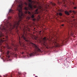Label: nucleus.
I'll use <instances>...</instances> for the list:
<instances>
[{
	"mask_svg": "<svg viewBox=\"0 0 77 77\" xmlns=\"http://www.w3.org/2000/svg\"><path fill=\"white\" fill-rule=\"evenodd\" d=\"M17 11L19 12L18 13V17H16V19L17 21H14L12 24V23L9 22H7L5 25L7 28H8L9 31L11 32H12V30L15 28L16 29H18V27L20 25V21L23 19L24 17V15L22 11V4L20 5L17 7Z\"/></svg>",
	"mask_w": 77,
	"mask_h": 77,
	"instance_id": "f257e3e1",
	"label": "nucleus"
},
{
	"mask_svg": "<svg viewBox=\"0 0 77 77\" xmlns=\"http://www.w3.org/2000/svg\"><path fill=\"white\" fill-rule=\"evenodd\" d=\"M68 41V39L65 38H63L62 40H61V43L59 44L57 43V39H54L53 40H51L49 42L50 44L53 45H54L56 47H59L62 46L63 44L66 43Z\"/></svg>",
	"mask_w": 77,
	"mask_h": 77,
	"instance_id": "f03ea898",
	"label": "nucleus"
},
{
	"mask_svg": "<svg viewBox=\"0 0 77 77\" xmlns=\"http://www.w3.org/2000/svg\"><path fill=\"white\" fill-rule=\"evenodd\" d=\"M30 45L33 47V48L35 49V50L32 53H31L29 54L30 56H35L36 54L39 53H42V51L38 47V46L31 42H30Z\"/></svg>",
	"mask_w": 77,
	"mask_h": 77,
	"instance_id": "7ed1b4c3",
	"label": "nucleus"
},
{
	"mask_svg": "<svg viewBox=\"0 0 77 77\" xmlns=\"http://www.w3.org/2000/svg\"><path fill=\"white\" fill-rule=\"evenodd\" d=\"M25 10L26 11L25 12V13L26 14H29V17H27L26 18V20H29L30 18H34V17H35V16L34 14H31V13L29 11H28V8L27 7H25L24 8Z\"/></svg>",
	"mask_w": 77,
	"mask_h": 77,
	"instance_id": "20e7f679",
	"label": "nucleus"
},
{
	"mask_svg": "<svg viewBox=\"0 0 77 77\" xmlns=\"http://www.w3.org/2000/svg\"><path fill=\"white\" fill-rule=\"evenodd\" d=\"M1 42H3V43H4V44L5 45L7 48H8V49H11V48L9 47V45H8V36H7L6 39L5 40L1 39Z\"/></svg>",
	"mask_w": 77,
	"mask_h": 77,
	"instance_id": "39448f33",
	"label": "nucleus"
},
{
	"mask_svg": "<svg viewBox=\"0 0 77 77\" xmlns=\"http://www.w3.org/2000/svg\"><path fill=\"white\" fill-rule=\"evenodd\" d=\"M42 41H43L42 44L43 46L46 48H49V46L48 45V43L46 42V41H47V38H46L45 37L42 39Z\"/></svg>",
	"mask_w": 77,
	"mask_h": 77,
	"instance_id": "423d86ee",
	"label": "nucleus"
},
{
	"mask_svg": "<svg viewBox=\"0 0 77 77\" xmlns=\"http://www.w3.org/2000/svg\"><path fill=\"white\" fill-rule=\"evenodd\" d=\"M19 44H20V46H22V45H24V43H23V42H22V40H21V39H20V36H19Z\"/></svg>",
	"mask_w": 77,
	"mask_h": 77,
	"instance_id": "0eeeda50",
	"label": "nucleus"
},
{
	"mask_svg": "<svg viewBox=\"0 0 77 77\" xmlns=\"http://www.w3.org/2000/svg\"><path fill=\"white\" fill-rule=\"evenodd\" d=\"M22 38H23V39H24V40L25 41H26V42H29V40H27V38H26V37H24V35H22Z\"/></svg>",
	"mask_w": 77,
	"mask_h": 77,
	"instance_id": "6e6552de",
	"label": "nucleus"
},
{
	"mask_svg": "<svg viewBox=\"0 0 77 77\" xmlns=\"http://www.w3.org/2000/svg\"><path fill=\"white\" fill-rule=\"evenodd\" d=\"M29 7L31 9H33V7H32V5L30 3H29L28 5Z\"/></svg>",
	"mask_w": 77,
	"mask_h": 77,
	"instance_id": "1a4fd4ad",
	"label": "nucleus"
},
{
	"mask_svg": "<svg viewBox=\"0 0 77 77\" xmlns=\"http://www.w3.org/2000/svg\"><path fill=\"white\" fill-rule=\"evenodd\" d=\"M59 15L60 16H62V14L61 13H57V16H58Z\"/></svg>",
	"mask_w": 77,
	"mask_h": 77,
	"instance_id": "9d476101",
	"label": "nucleus"
},
{
	"mask_svg": "<svg viewBox=\"0 0 77 77\" xmlns=\"http://www.w3.org/2000/svg\"><path fill=\"white\" fill-rule=\"evenodd\" d=\"M0 48H1V52H2V51H3V50H2V48H3L4 47H2V43H0Z\"/></svg>",
	"mask_w": 77,
	"mask_h": 77,
	"instance_id": "9b49d317",
	"label": "nucleus"
},
{
	"mask_svg": "<svg viewBox=\"0 0 77 77\" xmlns=\"http://www.w3.org/2000/svg\"><path fill=\"white\" fill-rule=\"evenodd\" d=\"M65 14L67 15H69V12H68V11H65Z\"/></svg>",
	"mask_w": 77,
	"mask_h": 77,
	"instance_id": "f8f14e48",
	"label": "nucleus"
},
{
	"mask_svg": "<svg viewBox=\"0 0 77 77\" xmlns=\"http://www.w3.org/2000/svg\"><path fill=\"white\" fill-rule=\"evenodd\" d=\"M9 53H10V52L8 51H7V55H8V58H9V57H10V56H9Z\"/></svg>",
	"mask_w": 77,
	"mask_h": 77,
	"instance_id": "ddd939ff",
	"label": "nucleus"
},
{
	"mask_svg": "<svg viewBox=\"0 0 77 77\" xmlns=\"http://www.w3.org/2000/svg\"><path fill=\"white\" fill-rule=\"evenodd\" d=\"M12 54L13 56H15L16 57H17V54H14V53H12Z\"/></svg>",
	"mask_w": 77,
	"mask_h": 77,
	"instance_id": "4468645a",
	"label": "nucleus"
},
{
	"mask_svg": "<svg viewBox=\"0 0 77 77\" xmlns=\"http://www.w3.org/2000/svg\"><path fill=\"white\" fill-rule=\"evenodd\" d=\"M25 30H27V29H26V28L25 27V26H24V27L23 29V31L24 32L23 33H25Z\"/></svg>",
	"mask_w": 77,
	"mask_h": 77,
	"instance_id": "2eb2a0df",
	"label": "nucleus"
},
{
	"mask_svg": "<svg viewBox=\"0 0 77 77\" xmlns=\"http://www.w3.org/2000/svg\"><path fill=\"white\" fill-rule=\"evenodd\" d=\"M9 12H11V13H14V11L13 10L11 9H10L9 11Z\"/></svg>",
	"mask_w": 77,
	"mask_h": 77,
	"instance_id": "dca6fc26",
	"label": "nucleus"
},
{
	"mask_svg": "<svg viewBox=\"0 0 77 77\" xmlns=\"http://www.w3.org/2000/svg\"><path fill=\"white\" fill-rule=\"evenodd\" d=\"M38 9H37L35 11V14H39V13L38 12Z\"/></svg>",
	"mask_w": 77,
	"mask_h": 77,
	"instance_id": "f3484780",
	"label": "nucleus"
},
{
	"mask_svg": "<svg viewBox=\"0 0 77 77\" xmlns=\"http://www.w3.org/2000/svg\"><path fill=\"white\" fill-rule=\"evenodd\" d=\"M51 5H52V6H56V4H55L54 3L51 2Z\"/></svg>",
	"mask_w": 77,
	"mask_h": 77,
	"instance_id": "a211bd4d",
	"label": "nucleus"
},
{
	"mask_svg": "<svg viewBox=\"0 0 77 77\" xmlns=\"http://www.w3.org/2000/svg\"><path fill=\"white\" fill-rule=\"evenodd\" d=\"M41 32H42V31H40L39 32V34L40 35H41L42 34H41Z\"/></svg>",
	"mask_w": 77,
	"mask_h": 77,
	"instance_id": "6ab92c4d",
	"label": "nucleus"
},
{
	"mask_svg": "<svg viewBox=\"0 0 77 77\" xmlns=\"http://www.w3.org/2000/svg\"><path fill=\"white\" fill-rule=\"evenodd\" d=\"M38 38V37H35V38H34V39H35V40H36V41H37V39Z\"/></svg>",
	"mask_w": 77,
	"mask_h": 77,
	"instance_id": "aec40b11",
	"label": "nucleus"
},
{
	"mask_svg": "<svg viewBox=\"0 0 77 77\" xmlns=\"http://www.w3.org/2000/svg\"><path fill=\"white\" fill-rule=\"evenodd\" d=\"M11 45L12 46H13V47H15V45H14V43H13L11 44Z\"/></svg>",
	"mask_w": 77,
	"mask_h": 77,
	"instance_id": "412c9836",
	"label": "nucleus"
},
{
	"mask_svg": "<svg viewBox=\"0 0 77 77\" xmlns=\"http://www.w3.org/2000/svg\"><path fill=\"white\" fill-rule=\"evenodd\" d=\"M29 0V2H30V3H32V0Z\"/></svg>",
	"mask_w": 77,
	"mask_h": 77,
	"instance_id": "4be33fe9",
	"label": "nucleus"
},
{
	"mask_svg": "<svg viewBox=\"0 0 77 77\" xmlns=\"http://www.w3.org/2000/svg\"><path fill=\"white\" fill-rule=\"evenodd\" d=\"M72 12L74 13V14H75V11H73Z\"/></svg>",
	"mask_w": 77,
	"mask_h": 77,
	"instance_id": "5701e85b",
	"label": "nucleus"
},
{
	"mask_svg": "<svg viewBox=\"0 0 77 77\" xmlns=\"http://www.w3.org/2000/svg\"><path fill=\"white\" fill-rule=\"evenodd\" d=\"M18 74L19 75H21V73H20V72H18Z\"/></svg>",
	"mask_w": 77,
	"mask_h": 77,
	"instance_id": "b1692460",
	"label": "nucleus"
},
{
	"mask_svg": "<svg viewBox=\"0 0 77 77\" xmlns=\"http://www.w3.org/2000/svg\"><path fill=\"white\" fill-rule=\"evenodd\" d=\"M77 8L76 7H74V8H74V9H77Z\"/></svg>",
	"mask_w": 77,
	"mask_h": 77,
	"instance_id": "393cba45",
	"label": "nucleus"
},
{
	"mask_svg": "<svg viewBox=\"0 0 77 77\" xmlns=\"http://www.w3.org/2000/svg\"><path fill=\"white\" fill-rule=\"evenodd\" d=\"M21 54H24V52H23L22 53H21Z\"/></svg>",
	"mask_w": 77,
	"mask_h": 77,
	"instance_id": "a878e982",
	"label": "nucleus"
},
{
	"mask_svg": "<svg viewBox=\"0 0 77 77\" xmlns=\"http://www.w3.org/2000/svg\"><path fill=\"white\" fill-rule=\"evenodd\" d=\"M34 8H36V5L34 6Z\"/></svg>",
	"mask_w": 77,
	"mask_h": 77,
	"instance_id": "bb28decb",
	"label": "nucleus"
},
{
	"mask_svg": "<svg viewBox=\"0 0 77 77\" xmlns=\"http://www.w3.org/2000/svg\"><path fill=\"white\" fill-rule=\"evenodd\" d=\"M32 20H33V21H35V20H36V19H32Z\"/></svg>",
	"mask_w": 77,
	"mask_h": 77,
	"instance_id": "cd10ccee",
	"label": "nucleus"
},
{
	"mask_svg": "<svg viewBox=\"0 0 77 77\" xmlns=\"http://www.w3.org/2000/svg\"><path fill=\"white\" fill-rule=\"evenodd\" d=\"M15 51H17V48H16L14 49Z\"/></svg>",
	"mask_w": 77,
	"mask_h": 77,
	"instance_id": "c85d7f7f",
	"label": "nucleus"
},
{
	"mask_svg": "<svg viewBox=\"0 0 77 77\" xmlns=\"http://www.w3.org/2000/svg\"><path fill=\"white\" fill-rule=\"evenodd\" d=\"M69 12L70 13H72V11H71V10L69 11Z\"/></svg>",
	"mask_w": 77,
	"mask_h": 77,
	"instance_id": "c756f323",
	"label": "nucleus"
},
{
	"mask_svg": "<svg viewBox=\"0 0 77 77\" xmlns=\"http://www.w3.org/2000/svg\"><path fill=\"white\" fill-rule=\"evenodd\" d=\"M60 12H63V11L61 10H60Z\"/></svg>",
	"mask_w": 77,
	"mask_h": 77,
	"instance_id": "7c9ffc66",
	"label": "nucleus"
},
{
	"mask_svg": "<svg viewBox=\"0 0 77 77\" xmlns=\"http://www.w3.org/2000/svg\"><path fill=\"white\" fill-rule=\"evenodd\" d=\"M38 18L39 19L40 18H41V17L39 16H38Z\"/></svg>",
	"mask_w": 77,
	"mask_h": 77,
	"instance_id": "2f4dec72",
	"label": "nucleus"
},
{
	"mask_svg": "<svg viewBox=\"0 0 77 77\" xmlns=\"http://www.w3.org/2000/svg\"><path fill=\"white\" fill-rule=\"evenodd\" d=\"M25 4L26 5H27V3H25Z\"/></svg>",
	"mask_w": 77,
	"mask_h": 77,
	"instance_id": "473e14b6",
	"label": "nucleus"
},
{
	"mask_svg": "<svg viewBox=\"0 0 77 77\" xmlns=\"http://www.w3.org/2000/svg\"><path fill=\"white\" fill-rule=\"evenodd\" d=\"M72 18H74V16H72Z\"/></svg>",
	"mask_w": 77,
	"mask_h": 77,
	"instance_id": "72a5a7b5",
	"label": "nucleus"
},
{
	"mask_svg": "<svg viewBox=\"0 0 77 77\" xmlns=\"http://www.w3.org/2000/svg\"><path fill=\"white\" fill-rule=\"evenodd\" d=\"M64 26V24H62V26Z\"/></svg>",
	"mask_w": 77,
	"mask_h": 77,
	"instance_id": "f704fd0d",
	"label": "nucleus"
},
{
	"mask_svg": "<svg viewBox=\"0 0 77 77\" xmlns=\"http://www.w3.org/2000/svg\"><path fill=\"white\" fill-rule=\"evenodd\" d=\"M17 32H18V30H17Z\"/></svg>",
	"mask_w": 77,
	"mask_h": 77,
	"instance_id": "c9c22d12",
	"label": "nucleus"
},
{
	"mask_svg": "<svg viewBox=\"0 0 77 77\" xmlns=\"http://www.w3.org/2000/svg\"><path fill=\"white\" fill-rule=\"evenodd\" d=\"M35 77H38V76H36Z\"/></svg>",
	"mask_w": 77,
	"mask_h": 77,
	"instance_id": "e433bc0d",
	"label": "nucleus"
},
{
	"mask_svg": "<svg viewBox=\"0 0 77 77\" xmlns=\"http://www.w3.org/2000/svg\"><path fill=\"white\" fill-rule=\"evenodd\" d=\"M0 77H2V76H1L0 75Z\"/></svg>",
	"mask_w": 77,
	"mask_h": 77,
	"instance_id": "4c0bfd02",
	"label": "nucleus"
},
{
	"mask_svg": "<svg viewBox=\"0 0 77 77\" xmlns=\"http://www.w3.org/2000/svg\"><path fill=\"white\" fill-rule=\"evenodd\" d=\"M74 21H75V20H73Z\"/></svg>",
	"mask_w": 77,
	"mask_h": 77,
	"instance_id": "58836bf2",
	"label": "nucleus"
},
{
	"mask_svg": "<svg viewBox=\"0 0 77 77\" xmlns=\"http://www.w3.org/2000/svg\"><path fill=\"white\" fill-rule=\"evenodd\" d=\"M4 29L5 30V29H5V28H4Z\"/></svg>",
	"mask_w": 77,
	"mask_h": 77,
	"instance_id": "ea45409f",
	"label": "nucleus"
},
{
	"mask_svg": "<svg viewBox=\"0 0 77 77\" xmlns=\"http://www.w3.org/2000/svg\"><path fill=\"white\" fill-rule=\"evenodd\" d=\"M20 28L21 29V27H20Z\"/></svg>",
	"mask_w": 77,
	"mask_h": 77,
	"instance_id": "a19ab883",
	"label": "nucleus"
},
{
	"mask_svg": "<svg viewBox=\"0 0 77 77\" xmlns=\"http://www.w3.org/2000/svg\"><path fill=\"white\" fill-rule=\"evenodd\" d=\"M35 28H34V29H35Z\"/></svg>",
	"mask_w": 77,
	"mask_h": 77,
	"instance_id": "79ce46f5",
	"label": "nucleus"
},
{
	"mask_svg": "<svg viewBox=\"0 0 77 77\" xmlns=\"http://www.w3.org/2000/svg\"><path fill=\"white\" fill-rule=\"evenodd\" d=\"M69 34H68V35H69Z\"/></svg>",
	"mask_w": 77,
	"mask_h": 77,
	"instance_id": "37998d69",
	"label": "nucleus"
},
{
	"mask_svg": "<svg viewBox=\"0 0 77 77\" xmlns=\"http://www.w3.org/2000/svg\"><path fill=\"white\" fill-rule=\"evenodd\" d=\"M5 39L4 38H3V39Z\"/></svg>",
	"mask_w": 77,
	"mask_h": 77,
	"instance_id": "c03bdc74",
	"label": "nucleus"
}]
</instances>
